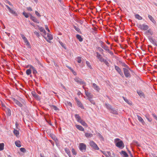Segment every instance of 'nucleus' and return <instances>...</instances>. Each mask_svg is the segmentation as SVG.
Segmentation results:
<instances>
[{
	"mask_svg": "<svg viewBox=\"0 0 157 157\" xmlns=\"http://www.w3.org/2000/svg\"><path fill=\"white\" fill-rule=\"evenodd\" d=\"M12 99L14 103L20 107H22L23 106V104H25V101L21 98H19L18 99L13 98Z\"/></svg>",
	"mask_w": 157,
	"mask_h": 157,
	"instance_id": "obj_1",
	"label": "nucleus"
},
{
	"mask_svg": "<svg viewBox=\"0 0 157 157\" xmlns=\"http://www.w3.org/2000/svg\"><path fill=\"white\" fill-rule=\"evenodd\" d=\"M114 143L115 145L120 149H123L124 147L123 142L120 139L116 138L114 139Z\"/></svg>",
	"mask_w": 157,
	"mask_h": 157,
	"instance_id": "obj_2",
	"label": "nucleus"
},
{
	"mask_svg": "<svg viewBox=\"0 0 157 157\" xmlns=\"http://www.w3.org/2000/svg\"><path fill=\"white\" fill-rule=\"evenodd\" d=\"M96 53V56L97 57L99 61L101 62H103L107 66H109V63L104 58H103L102 56L98 52H97Z\"/></svg>",
	"mask_w": 157,
	"mask_h": 157,
	"instance_id": "obj_3",
	"label": "nucleus"
},
{
	"mask_svg": "<svg viewBox=\"0 0 157 157\" xmlns=\"http://www.w3.org/2000/svg\"><path fill=\"white\" fill-rule=\"evenodd\" d=\"M75 81L78 83L80 85H83L84 86L86 85V82L82 80V79L78 77H76L74 79Z\"/></svg>",
	"mask_w": 157,
	"mask_h": 157,
	"instance_id": "obj_4",
	"label": "nucleus"
},
{
	"mask_svg": "<svg viewBox=\"0 0 157 157\" xmlns=\"http://www.w3.org/2000/svg\"><path fill=\"white\" fill-rule=\"evenodd\" d=\"M89 144L92 148L95 150H98L99 149L97 144L93 141H91L90 142Z\"/></svg>",
	"mask_w": 157,
	"mask_h": 157,
	"instance_id": "obj_5",
	"label": "nucleus"
},
{
	"mask_svg": "<svg viewBox=\"0 0 157 157\" xmlns=\"http://www.w3.org/2000/svg\"><path fill=\"white\" fill-rule=\"evenodd\" d=\"M86 145L83 143L79 144V149L81 151L85 152L86 151Z\"/></svg>",
	"mask_w": 157,
	"mask_h": 157,
	"instance_id": "obj_6",
	"label": "nucleus"
},
{
	"mask_svg": "<svg viewBox=\"0 0 157 157\" xmlns=\"http://www.w3.org/2000/svg\"><path fill=\"white\" fill-rule=\"evenodd\" d=\"M123 70L124 75L126 77H131V75L129 71V69L124 68Z\"/></svg>",
	"mask_w": 157,
	"mask_h": 157,
	"instance_id": "obj_7",
	"label": "nucleus"
},
{
	"mask_svg": "<svg viewBox=\"0 0 157 157\" xmlns=\"http://www.w3.org/2000/svg\"><path fill=\"white\" fill-rule=\"evenodd\" d=\"M138 27L141 30H147L148 29V26L145 24H140L138 25Z\"/></svg>",
	"mask_w": 157,
	"mask_h": 157,
	"instance_id": "obj_8",
	"label": "nucleus"
},
{
	"mask_svg": "<svg viewBox=\"0 0 157 157\" xmlns=\"http://www.w3.org/2000/svg\"><path fill=\"white\" fill-rule=\"evenodd\" d=\"M44 37L46 40L49 43H50V40H51L53 39V37L52 36L51 34L48 33L47 34V36H44Z\"/></svg>",
	"mask_w": 157,
	"mask_h": 157,
	"instance_id": "obj_9",
	"label": "nucleus"
},
{
	"mask_svg": "<svg viewBox=\"0 0 157 157\" xmlns=\"http://www.w3.org/2000/svg\"><path fill=\"white\" fill-rule=\"evenodd\" d=\"M5 6L8 9L10 13L14 14L15 16H17V13L15 11L11 9L8 5H6Z\"/></svg>",
	"mask_w": 157,
	"mask_h": 157,
	"instance_id": "obj_10",
	"label": "nucleus"
},
{
	"mask_svg": "<svg viewBox=\"0 0 157 157\" xmlns=\"http://www.w3.org/2000/svg\"><path fill=\"white\" fill-rule=\"evenodd\" d=\"M114 66L115 69L117 72L121 76H122L123 75V74L119 67L116 65H115Z\"/></svg>",
	"mask_w": 157,
	"mask_h": 157,
	"instance_id": "obj_11",
	"label": "nucleus"
},
{
	"mask_svg": "<svg viewBox=\"0 0 157 157\" xmlns=\"http://www.w3.org/2000/svg\"><path fill=\"white\" fill-rule=\"evenodd\" d=\"M31 94L32 96L36 99L37 100H40V99L38 95L34 91H32Z\"/></svg>",
	"mask_w": 157,
	"mask_h": 157,
	"instance_id": "obj_12",
	"label": "nucleus"
},
{
	"mask_svg": "<svg viewBox=\"0 0 157 157\" xmlns=\"http://www.w3.org/2000/svg\"><path fill=\"white\" fill-rule=\"evenodd\" d=\"M93 87L96 91L99 92L100 90V88L95 83H93L92 84Z\"/></svg>",
	"mask_w": 157,
	"mask_h": 157,
	"instance_id": "obj_13",
	"label": "nucleus"
},
{
	"mask_svg": "<svg viewBox=\"0 0 157 157\" xmlns=\"http://www.w3.org/2000/svg\"><path fill=\"white\" fill-rule=\"evenodd\" d=\"M85 93L86 95L88 97L89 99L90 98H92L93 97V95L87 91H86Z\"/></svg>",
	"mask_w": 157,
	"mask_h": 157,
	"instance_id": "obj_14",
	"label": "nucleus"
},
{
	"mask_svg": "<svg viewBox=\"0 0 157 157\" xmlns=\"http://www.w3.org/2000/svg\"><path fill=\"white\" fill-rule=\"evenodd\" d=\"M75 127L81 131H84V128L81 125L76 124Z\"/></svg>",
	"mask_w": 157,
	"mask_h": 157,
	"instance_id": "obj_15",
	"label": "nucleus"
},
{
	"mask_svg": "<svg viewBox=\"0 0 157 157\" xmlns=\"http://www.w3.org/2000/svg\"><path fill=\"white\" fill-rule=\"evenodd\" d=\"M30 18L34 22L39 23V22L38 21L37 19L35 17H33L31 15L30 17Z\"/></svg>",
	"mask_w": 157,
	"mask_h": 157,
	"instance_id": "obj_16",
	"label": "nucleus"
},
{
	"mask_svg": "<svg viewBox=\"0 0 157 157\" xmlns=\"http://www.w3.org/2000/svg\"><path fill=\"white\" fill-rule=\"evenodd\" d=\"M28 66L30 67V68L32 69L33 70V74H36L37 73V71L33 66L31 65H29Z\"/></svg>",
	"mask_w": 157,
	"mask_h": 157,
	"instance_id": "obj_17",
	"label": "nucleus"
},
{
	"mask_svg": "<svg viewBox=\"0 0 157 157\" xmlns=\"http://www.w3.org/2000/svg\"><path fill=\"white\" fill-rule=\"evenodd\" d=\"M79 122L84 126H85L86 127H88V125L83 120H81Z\"/></svg>",
	"mask_w": 157,
	"mask_h": 157,
	"instance_id": "obj_18",
	"label": "nucleus"
},
{
	"mask_svg": "<svg viewBox=\"0 0 157 157\" xmlns=\"http://www.w3.org/2000/svg\"><path fill=\"white\" fill-rule=\"evenodd\" d=\"M75 117L77 121L78 122H79L80 121L82 120L81 118L79 116V115L78 114H76L75 115Z\"/></svg>",
	"mask_w": 157,
	"mask_h": 157,
	"instance_id": "obj_19",
	"label": "nucleus"
},
{
	"mask_svg": "<svg viewBox=\"0 0 157 157\" xmlns=\"http://www.w3.org/2000/svg\"><path fill=\"white\" fill-rule=\"evenodd\" d=\"M148 17L150 20L154 23H155L156 22L152 17L150 15H148Z\"/></svg>",
	"mask_w": 157,
	"mask_h": 157,
	"instance_id": "obj_20",
	"label": "nucleus"
},
{
	"mask_svg": "<svg viewBox=\"0 0 157 157\" xmlns=\"http://www.w3.org/2000/svg\"><path fill=\"white\" fill-rule=\"evenodd\" d=\"M137 117L138 118V120L140 122H141L142 124H144V122L142 118L139 115H137Z\"/></svg>",
	"mask_w": 157,
	"mask_h": 157,
	"instance_id": "obj_21",
	"label": "nucleus"
},
{
	"mask_svg": "<svg viewBox=\"0 0 157 157\" xmlns=\"http://www.w3.org/2000/svg\"><path fill=\"white\" fill-rule=\"evenodd\" d=\"M137 92L138 94L141 97L144 96V94L142 91L140 90H137Z\"/></svg>",
	"mask_w": 157,
	"mask_h": 157,
	"instance_id": "obj_22",
	"label": "nucleus"
},
{
	"mask_svg": "<svg viewBox=\"0 0 157 157\" xmlns=\"http://www.w3.org/2000/svg\"><path fill=\"white\" fill-rule=\"evenodd\" d=\"M77 105L79 107H80L82 109H83L84 107L83 106V105L81 103V102L78 101H77Z\"/></svg>",
	"mask_w": 157,
	"mask_h": 157,
	"instance_id": "obj_23",
	"label": "nucleus"
},
{
	"mask_svg": "<svg viewBox=\"0 0 157 157\" xmlns=\"http://www.w3.org/2000/svg\"><path fill=\"white\" fill-rule=\"evenodd\" d=\"M13 132L14 134L15 135V136L17 137L18 136L19 134V131H18L15 129H14Z\"/></svg>",
	"mask_w": 157,
	"mask_h": 157,
	"instance_id": "obj_24",
	"label": "nucleus"
},
{
	"mask_svg": "<svg viewBox=\"0 0 157 157\" xmlns=\"http://www.w3.org/2000/svg\"><path fill=\"white\" fill-rule=\"evenodd\" d=\"M85 136L87 138L93 136V134L91 133L86 132L85 133Z\"/></svg>",
	"mask_w": 157,
	"mask_h": 157,
	"instance_id": "obj_25",
	"label": "nucleus"
},
{
	"mask_svg": "<svg viewBox=\"0 0 157 157\" xmlns=\"http://www.w3.org/2000/svg\"><path fill=\"white\" fill-rule=\"evenodd\" d=\"M15 144L18 147H20L21 146V142L20 141H16L15 143Z\"/></svg>",
	"mask_w": 157,
	"mask_h": 157,
	"instance_id": "obj_26",
	"label": "nucleus"
},
{
	"mask_svg": "<svg viewBox=\"0 0 157 157\" xmlns=\"http://www.w3.org/2000/svg\"><path fill=\"white\" fill-rule=\"evenodd\" d=\"M77 38L79 40L80 42H82L83 40V39L81 36L78 34H77L76 36Z\"/></svg>",
	"mask_w": 157,
	"mask_h": 157,
	"instance_id": "obj_27",
	"label": "nucleus"
},
{
	"mask_svg": "<svg viewBox=\"0 0 157 157\" xmlns=\"http://www.w3.org/2000/svg\"><path fill=\"white\" fill-rule=\"evenodd\" d=\"M135 17L136 19H138L139 20H141L142 19V17L138 14L135 15Z\"/></svg>",
	"mask_w": 157,
	"mask_h": 157,
	"instance_id": "obj_28",
	"label": "nucleus"
},
{
	"mask_svg": "<svg viewBox=\"0 0 157 157\" xmlns=\"http://www.w3.org/2000/svg\"><path fill=\"white\" fill-rule=\"evenodd\" d=\"M123 98L124 100V101L127 102L128 104L131 105H132V103L130 102L127 99H126V98H125L124 97H123Z\"/></svg>",
	"mask_w": 157,
	"mask_h": 157,
	"instance_id": "obj_29",
	"label": "nucleus"
},
{
	"mask_svg": "<svg viewBox=\"0 0 157 157\" xmlns=\"http://www.w3.org/2000/svg\"><path fill=\"white\" fill-rule=\"evenodd\" d=\"M26 74L28 75H29L31 74V71L30 69H27L26 71Z\"/></svg>",
	"mask_w": 157,
	"mask_h": 157,
	"instance_id": "obj_30",
	"label": "nucleus"
},
{
	"mask_svg": "<svg viewBox=\"0 0 157 157\" xmlns=\"http://www.w3.org/2000/svg\"><path fill=\"white\" fill-rule=\"evenodd\" d=\"M101 47L105 50L107 51H109V49L108 47L106 45H103V46H101Z\"/></svg>",
	"mask_w": 157,
	"mask_h": 157,
	"instance_id": "obj_31",
	"label": "nucleus"
},
{
	"mask_svg": "<svg viewBox=\"0 0 157 157\" xmlns=\"http://www.w3.org/2000/svg\"><path fill=\"white\" fill-rule=\"evenodd\" d=\"M121 154L124 155L125 157H128V154L126 153L125 151H122L121 152Z\"/></svg>",
	"mask_w": 157,
	"mask_h": 157,
	"instance_id": "obj_32",
	"label": "nucleus"
},
{
	"mask_svg": "<svg viewBox=\"0 0 157 157\" xmlns=\"http://www.w3.org/2000/svg\"><path fill=\"white\" fill-rule=\"evenodd\" d=\"M4 146L3 143L0 144V151H2L4 149Z\"/></svg>",
	"mask_w": 157,
	"mask_h": 157,
	"instance_id": "obj_33",
	"label": "nucleus"
},
{
	"mask_svg": "<svg viewBox=\"0 0 157 157\" xmlns=\"http://www.w3.org/2000/svg\"><path fill=\"white\" fill-rule=\"evenodd\" d=\"M81 57L78 56L77 58V62L78 63H80L82 62Z\"/></svg>",
	"mask_w": 157,
	"mask_h": 157,
	"instance_id": "obj_34",
	"label": "nucleus"
},
{
	"mask_svg": "<svg viewBox=\"0 0 157 157\" xmlns=\"http://www.w3.org/2000/svg\"><path fill=\"white\" fill-rule=\"evenodd\" d=\"M106 107L109 110L111 109L112 107L111 106L108 104H105Z\"/></svg>",
	"mask_w": 157,
	"mask_h": 157,
	"instance_id": "obj_35",
	"label": "nucleus"
},
{
	"mask_svg": "<svg viewBox=\"0 0 157 157\" xmlns=\"http://www.w3.org/2000/svg\"><path fill=\"white\" fill-rule=\"evenodd\" d=\"M86 63L87 65V66L90 69H92V67H91V65H90V63H89V62L88 61H86Z\"/></svg>",
	"mask_w": 157,
	"mask_h": 157,
	"instance_id": "obj_36",
	"label": "nucleus"
},
{
	"mask_svg": "<svg viewBox=\"0 0 157 157\" xmlns=\"http://www.w3.org/2000/svg\"><path fill=\"white\" fill-rule=\"evenodd\" d=\"M110 110H111L112 111H111V112L113 113V114H117V111L115 110V109H112L111 108V109Z\"/></svg>",
	"mask_w": 157,
	"mask_h": 157,
	"instance_id": "obj_37",
	"label": "nucleus"
},
{
	"mask_svg": "<svg viewBox=\"0 0 157 157\" xmlns=\"http://www.w3.org/2000/svg\"><path fill=\"white\" fill-rule=\"evenodd\" d=\"M23 14L26 18H28L29 17L28 14L24 12L23 13Z\"/></svg>",
	"mask_w": 157,
	"mask_h": 157,
	"instance_id": "obj_38",
	"label": "nucleus"
},
{
	"mask_svg": "<svg viewBox=\"0 0 157 157\" xmlns=\"http://www.w3.org/2000/svg\"><path fill=\"white\" fill-rule=\"evenodd\" d=\"M52 108L55 110H58V108L55 105H52Z\"/></svg>",
	"mask_w": 157,
	"mask_h": 157,
	"instance_id": "obj_39",
	"label": "nucleus"
},
{
	"mask_svg": "<svg viewBox=\"0 0 157 157\" xmlns=\"http://www.w3.org/2000/svg\"><path fill=\"white\" fill-rule=\"evenodd\" d=\"M98 135L99 138L101 139L102 140H104V138H103V137L102 136V135L100 133H98Z\"/></svg>",
	"mask_w": 157,
	"mask_h": 157,
	"instance_id": "obj_40",
	"label": "nucleus"
},
{
	"mask_svg": "<svg viewBox=\"0 0 157 157\" xmlns=\"http://www.w3.org/2000/svg\"><path fill=\"white\" fill-rule=\"evenodd\" d=\"M146 32L149 33L151 35H152L153 33L152 31L150 29L147 30Z\"/></svg>",
	"mask_w": 157,
	"mask_h": 157,
	"instance_id": "obj_41",
	"label": "nucleus"
},
{
	"mask_svg": "<svg viewBox=\"0 0 157 157\" xmlns=\"http://www.w3.org/2000/svg\"><path fill=\"white\" fill-rule=\"evenodd\" d=\"M65 150L66 152L68 154V155L70 157V151L68 149H65Z\"/></svg>",
	"mask_w": 157,
	"mask_h": 157,
	"instance_id": "obj_42",
	"label": "nucleus"
},
{
	"mask_svg": "<svg viewBox=\"0 0 157 157\" xmlns=\"http://www.w3.org/2000/svg\"><path fill=\"white\" fill-rule=\"evenodd\" d=\"M25 43L26 44L27 46L29 48L30 47V44H29V41H28V40H27V41H26L25 42Z\"/></svg>",
	"mask_w": 157,
	"mask_h": 157,
	"instance_id": "obj_43",
	"label": "nucleus"
},
{
	"mask_svg": "<svg viewBox=\"0 0 157 157\" xmlns=\"http://www.w3.org/2000/svg\"><path fill=\"white\" fill-rule=\"evenodd\" d=\"M92 99V98H90V99H89V101H90V102L92 104H93L94 105L95 104V102Z\"/></svg>",
	"mask_w": 157,
	"mask_h": 157,
	"instance_id": "obj_44",
	"label": "nucleus"
},
{
	"mask_svg": "<svg viewBox=\"0 0 157 157\" xmlns=\"http://www.w3.org/2000/svg\"><path fill=\"white\" fill-rule=\"evenodd\" d=\"M20 150L22 152H25L26 151L25 149L23 147H21L20 148Z\"/></svg>",
	"mask_w": 157,
	"mask_h": 157,
	"instance_id": "obj_45",
	"label": "nucleus"
},
{
	"mask_svg": "<svg viewBox=\"0 0 157 157\" xmlns=\"http://www.w3.org/2000/svg\"><path fill=\"white\" fill-rule=\"evenodd\" d=\"M72 152L73 154L74 155H76V152L74 148L72 149Z\"/></svg>",
	"mask_w": 157,
	"mask_h": 157,
	"instance_id": "obj_46",
	"label": "nucleus"
},
{
	"mask_svg": "<svg viewBox=\"0 0 157 157\" xmlns=\"http://www.w3.org/2000/svg\"><path fill=\"white\" fill-rule=\"evenodd\" d=\"M123 66H124V67H126L127 68V69H129V70H130V71H132V70H131V69H130V68H129L128 67L127 65H126V64H125V63H124L123 65Z\"/></svg>",
	"mask_w": 157,
	"mask_h": 157,
	"instance_id": "obj_47",
	"label": "nucleus"
},
{
	"mask_svg": "<svg viewBox=\"0 0 157 157\" xmlns=\"http://www.w3.org/2000/svg\"><path fill=\"white\" fill-rule=\"evenodd\" d=\"M74 28L75 30L78 32H79L80 31V29L78 27H76L75 26H74Z\"/></svg>",
	"mask_w": 157,
	"mask_h": 157,
	"instance_id": "obj_48",
	"label": "nucleus"
},
{
	"mask_svg": "<svg viewBox=\"0 0 157 157\" xmlns=\"http://www.w3.org/2000/svg\"><path fill=\"white\" fill-rule=\"evenodd\" d=\"M35 14L37 16L39 17H40L41 16V15H40L39 13L36 11H35Z\"/></svg>",
	"mask_w": 157,
	"mask_h": 157,
	"instance_id": "obj_49",
	"label": "nucleus"
},
{
	"mask_svg": "<svg viewBox=\"0 0 157 157\" xmlns=\"http://www.w3.org/2000/svg\"><path fill=\"white\" fill-rule=\"evenodd\" d=\"M153 117H154V118L157 121V116L156 115L154 114H152Z\"/></svg>",
	"mask_w": 157,
	"mask_h": 157,
	"instance_id": "obj_50",
	"label": "nucleus"
},
{
	"mask_svg": "<svg viewBox=\"0 0 157 157\" xmlns=\"http://www.w3.org/2000/svg\"><path fill=\"white\" fill-rule=\"evenodd\" d=\"M6 3H8L10 6H13V5L9 1H8V0H6Z\"/></svg>",
	"mask_w": 157,
	"mask_h": 157,
	"instance_id": "obj_51",
	"label": "nucleus"
},
{
	"mask_svg": "<svg viewBox=\"0 0 157 157\" xmlns=\"http://www.w3.org/2000/svg\"><path fill=\"white\" fill-rule=\"evenodd\" d=\"M34 34L36 35L38 37H39V36H40V34H39V33L36 32V31H35V32H34Z\"/></svg>",
	"mask_w": 157,
	"mask_h": 157,
	"instance_id": "obj_52",
	"label": "nucleus"
},
{
	"mask_svg": "<svg viewBox=\"0 0 157 157\" xmlns=\"http://www.w3.org/2000/svg\"><path fill=\"white\" fill-rule=\"evenodd\" d=\"M61 45L63 47V48H64L65 49H66V48L64 46V44H63L62 42H59Z\"/></svg>",
	"mask_w": 157,
	"mask_h": 157,
	"instance_id": "obj_53",
	"label": "nucleus"
},
{
	"mask_svg": "<svg viewBox=\"0 0 157 157\" xmlns=\"http://www.w3.org/2000/svg\"><path fill=\"white\" fill-rule=\"evenodd\" d=\"M67 104L68 105L70 106L71 107H72V103L70 102H67Z\"/></svg>",
	"mask_w": 157,
	"mask_h": 157,
	"instance_id": "obj_54",
	"label": "nucleus"
},
{
	"mask_svg": "<svg viewBox=\"0 0 157 157\" xmlns=\"http://www.w3.org/2000/svg\"><path fill=\"white\" fill-rule=\"evenodd\" d=\"M45 29L46 30H47L48 31V32H50V30L49 29L48 26L46 25H45Z\"/></svg>",
	"mask_w": 157,
	"mask_h": 157,
	"instance_id": "obj_55",
	"label": "nucleus"
},
{
	"mask_svg": "<svg viewBox=\"0 0 157 157\" xmlns=\"http://www.w3.org/2000/svg\"><path fill=\"white\" fill-rule=\"evenodd\" d=\"M27 9L28 10H29V11H32V8L30 7H28L27 8Z\"/></svg>",
	"mask_w": 157,
	"mask_h": 157,
	"instance_id": "obj_56",
	"label": "nucleus"
},
{
	"mask_svg": "<svg viewBox=\"0 0 157 157\" xmlns=\"http://www.w3.org/2000/svg\"><path fill=\"white\" fill-rule=\"evenodd\" d=\"M128 153L130 154L131 157H133L132 155L131 154V152L130 151H128Z\"/></svg>",
	"mask_w": 157,
	"mask_h": 157,
	"instance_id": "obj_57",
	"label": "nucleus"
},
{
	"mask_svg": "<svg viewBox=\"0 0 157 157\" xmlns=\"http://www.w3.org/2000/svg\"><path fill=\"white\" fill-rule=\"evenodd\" d=\"M44 29L42 28H40L39 29V30L40 32H42L43 31H44Z\"/></svg>",
	"mask_w": 157,
	"mask_h": 157,
	"instance_id": "obj_58",
	"label": "nucleus"
},
{
	"mask_svg": "<svg viewBox=\"0 0 157 157\" xmlns=\"http://www.w3.org/2000/svg\"><path fill=\"white\" fill-rule=\"evenodd\" d=\"M71 71H72L73 73L75 75H76V72L74 71L73 70H71Z\"/></svg>",
	"mask_w": 157,
	"mask_h": 157,
	"instance_id": "obj_59",
	"label": "nucleus"
},
{
	"mask_svg": "<svg viewBox=\"0 0 157 157\" xmlns=\"http://www.w3.org/2000/svg\"><path fill=\"white\" fill-rule=\"evenodd\" d=\"M21 37H22L23 39L25 37V36L23 34H21Z\"/></svg>",
	"mask_w": 157,
	"mask_h": 157,
	"instance_id": "obj_60",
	"label": "nucleus"
},
{
	"mask_svg": "<svg viewBox=\"0 0 157 157\" xmlns=\"http://www.w3.org/2000/svg\"><path fill=\"white\" fill-rule=\"evenodd\" d=\"M42 32H43V33H44V36H46V31H45V30L44 29V31H43Z\"/></svg>",
	"mask_w": 157,
	"mask_h": 157,
	"instance_id": "obj_61",
	"label": "nucleus"
},
{
	"mask_svg": "<svg viewBox=\"0 0 157 157\" xmlns=\"http://www.w3.org/2000/svg\"><path fill=\"white\" fill-rule=\"evenodd\" d=\"M54 140L56 141H58L57 139L55 136H54V138H53Z\"/></svg>",
	"mask_w": 157,
	"mask_h": 157,
	"instance_id": "obj_62",
	"label": "nucleus"
},
{
	"mask_svg": "<svg viewBox=\"0 0 157 157\" xmlns=\"http://www.w3.org/2000/svg\"><path fill=\"white\" fill-rule=\"evenodd\" d=\"M108 52H109V53L111 55H113V53L111 52V51H109H109H108Z\"/></svg>",
	"mask_w": 157,
	"mask_h": 157,
	"instance_id": "obj_63",
	"label": "nucleus"
},
{
	"mask_svg": "<svg viewBox=\"0 0 157 157\" xmlns=\"http://www.w3.org/2000/svg\"><path fill=\"white\" fill-rule=\"evenodd\" d=\"M23 40L24 42H25L28 40L26 38V37L25 38H24V39H23Z\"/></svg>",
	"mask_w": 157,
	"mask_h": 157,
	"instance_id": "obj_64",
	"label": "nucleus"
}]
</instances>
